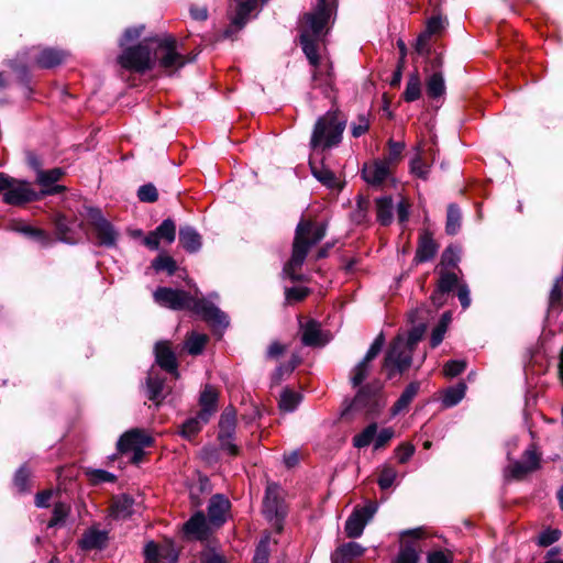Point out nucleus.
Instances as JSON below:
<instances>
[{
    "label": "nucleus",
    "mask_w": 563,
    "mask_h": 563,
    "mask_svg": "<svg viewBox=\"0 0 563 563\" xmlns=\"http://www.w3.org/2000/svg\"><path fill=\"white\" fill-rule=\"evenodd\" d=\"M336 12V0H317L316 7L305 13L298 24L300 43L307 58H314L319 43L329 31Z\"/></svg>",
    "instance_id": "1"
},
{
    "label": "nucleus",
    "mask_w": 563,
    "mask_h": 563,
    "mask_svg": "<svg viewBox=\"0 0 563 563\" xmlns=\"http://www.w3.org/2000/svg\"><path fill=\"white\" fill-rule=\"evenodd\" d=\"M153 296L154 300L162 307L173 310H189L216 325H228L227 316L213 303L203 298L194 297L185 290L158 287Z\"/></svg>",
    "instance_id": "2"
},
{
    "label": "nucleus",
    "mask_w": 563,
    "mask_h": 563,
    "mask_svg": "<svg viewBox=\"0 0 563 563\" xmlns=\"http://www.w3.org/2000/svg\"><path fill=\"white\" fill-rule=\"evenodd\" d=\"M327 225L311 220H301L295 232L292 253L284 267V272L291 280H299V271L309 250L318 244L325 235Z\"/></svg>",
    "instance_id": "3"
},
{
    "label": "nucleus",
    "mask_w": 563,
    "mask_h": 563,
    "mask_svg": "<svg viewBox=\"0 0 563 563\" xmlns=\"http://www.w3.org/2000/svg\"><path fill=\"white\" fill-rule=\"evenodd\" d=\"M154 66L157 65L165 74L173 75L192 60L188 54H184L181 46L175 36L166 34L153 41Z\"/></svg>",
    "instance_id": "4"
},
{
    "label": "nucleus",
    "mask_w": 563,
    "mask_h": 563,
    "mask_svg": "<svg viewBox=\"0 0 563 563\" xmlns=\"http://www.w3.org/2000/svg\"><path fill=\"white\" fill-rule=\"evenodd\" d=\"M345 121L338 110H330L320 117L313 128L310 144L313 148H330L342 140Z\"/></svg>",
    "instance_id": "5"
},
{
    "label": "nucleus",
    "mask_w": 563,
    "mask_h": 563,
    "mask_svg": "<svg viewBox=\"0 0 563 563\" xmlns=\"http://www.w3.org/2000/svg\"><path fill=\"white\" fill-rule=\"evenodd\" d=\"M0 195L8 205L20 206L41 199V195L34 186L26 180L13 178L0 173Z\"/></svg>",
    "instance_id": "6"
},
{
    "label": "nucleus",
    "mask_w": 563,
    "mask_h": 563,
    "mask_svg": "<svg viewBox=\"0 0 563 563\" xmlns=\"http://www.w3.org/2000/svg\"><path fill=\"white\" fill-rule=\"evenodd\" d=\"M87 219L92 233L93 242L99 246H117L119 232L96 208H87Z\"/></svg>",
    "instance_id": "7"
},
{
    "label": "nucleus",
    "mask_w": 563,
    "mask_h": 563,
    "mask_svg": "<svg viewBox=\"0 0 563 563\" xmlns=\"http://www.w3.org/2000/svg\"><path fill=\"white\" fill-rule=\"evenodd\" d=\"M118 62L123 68L141 74L154 67V57L147 42L124 49Z\"/></svg>",
    "instance_id": "8"
},
{
    "label": "nucleus",
    "mask_w": 563,
    "mask_h": 563,
    "mask_svg": "<svg viewBox=\"0 0 563 563\" xmlns=\"http://www.w3.org/2000/svg\"><path fill=\"white\" fill-rule=\"evenodd\" d=\"M412 352L405 343V338L397 336L393 341L384 361V368L388 372L389 378L395 373H402L410 367Z\"/></svg>",
    "instance_id": "9"
},
{
    "label": "nucleus",
    "mask_w": 563,
    "mask_h": 563,
    "mask_svg": "<svg viewBox=\"0 0 563 563\" xmlns=\"http://www.w3.org/2000/svg\"><path fill=\"white\" fill-rule=\"evenodd\" d=\"M153 443L152 437L141 429L126 431L118 441L120 453H132V462L137 464L144 456V449Z\"/></svg>",
    "instance_id": "10"
},
{
    "label": "nucleus",
    "mask_w": 563,
    "mask_h": 563,
    "mask_svg": "<svg viewBox=\"0 0 563 563\" xmlns=\"http://www.w3.org/2000/svg\"><path fill=\"white\" fill-rule=\"evenodd\" d=\"M309 64L313 67L312 86L320 89L325 96H329L334 85V74L331 60L319 55L316 51L314 58H308Z\"/></svg>",
    "instance_id": "11"
},
{
    "label": "nucleus",
    "mask_w": 563,
    "mask_h": 563,
    "mask_svg": "<svg viewBox=\"0 0 563 563\" xmlns=\"http://www.w3.org/2000/svg\"><path fill=\"white\" fill-rule=\"evenodd\" d=\"M31 164L36 168V184L41 186V191H38L41 199L45 196L60 194L66 190L65 186L57 184L65 175L62 168L56 167L43 170L38 167L36 161L31 162Z\"/></svg>",
    "instance_id": "12"
},
{
    "label": "nucleus",
    "mask_w": 563,
    "mask_h": 563,
    "mask_svg": "<svg viewBox=\"0 0 563 563\" xmlns=\"http://www.w3.org/2000/svg\"><path fill=\"white\" fill-rule=\"evenodd\" d=\"M235 426V411L232 409H225L220 417L218 439L221 449L231 456H236L239 454V448L233 443Z\"/></svg>",
    "instance_id": "13"
},
{
    "label": "nucleus",
    "mask_w": 563,
    "mask_h": 563,
    "mask_svg": "<svg viewBox=\"0 0 563 563\" xmlns=\"http://www.w3.org/2000/svg\"><path fill=\"white\" fill-rule=\"evenodd\" d=\"M377 510V505L368 503L365 506L356 507L345 522V533L349 538H358L362 536L365 526L373 518Z\"/></svg>",
    "instance_id": "14"
},
{
    "label": "nucleus",
    "mask_w": 563,
    "mask_h": 563,
    "mask_svg": "<svg viewBox=\"0 0 563 563\" xmlns=\"http://www.w3.org/2000/svg\"><path fill=\"white\" fill-rule=\"evenodd\" d=\"M393 168L383 159L365 163L362 168L363 179L372 186H380L393 174Z\"/></svg>",
    "instance_id": "15"
},
{
    "label": "nucleus",
    "mask_w": 563,
    "mask_h": 563,
    "mask_svg": "<svg viewBox=\"0 0 563 563\" xmlns=\"http://www.w3.org/2000/svg\"><path fill=\"white\" fill-rule=\"evenodd\" d=\"M540 467V454L534 445H530L522 454L520 461H516L509 466V472L514 478H522Z\"/></svg>",
    "instance_id": "16"
},
{
    "label": "nucleus",
    "mask_w": 563,
    "mask_h": 563,
    "mask_svg": "<svg viewBox=\"0 0 563 563\" xmlns=\"http://www.w3.org/2000/svg\"><path fill=\"white\" fill-rule=\"evenodd\" d=\"M155 360L162 369L175 378L179 377L178 361L169 341H159L155 344Z\"/></svg>",
    "instance_id": "17"
},
{
    "label": "nucleus",
    "mask_w": 563,
    "mask_h": 563,
    "mask_svg": "<svg viewBox=\"0 0 563 563\" xmlns=\"http://www.w3.org/2000/svg\"><path fill=\"white\" fill-rule=\"evenodd\" d=\"M432 147L419 144L416 147V155L410 162V172L416 177L427 179L430 172L429 157L432 156Z\"/></svg>",
    "instance_id": "18"
},
{
    "label": "nucleus",
    "mask_w": 563,
    "mask_h": 563,
    "mask_svg": "<svg viewBox=\"0 0 563 563\" xmlns=\"http://www.w3.org/2000/svg\"><path fill=\"white\" fill-rule=\"evenodd\" d=\"M218 396V390L213 386H205L199 399V405L201 409L198 412L199 418L202 420V422H208L211 416L217 411Z\"/></svg>",
    "instance_id": "19"
},
{
    "label": "nucleus",
    "mask_w": 563,
    "mask_h": 563,
    "mask_svg": "<svg viewBox=\"0 0 563 563\" xmlns=\"http://www.w3.org/2000/svg\"><path fill=\"white\" fill-rule=\"evenodd\" d=\"M184 532L196 540H207L210 534L209 523L202 512L195 514L185 525Z\"/></svg>",
    "instance_id": "20"
},
{
    "label": "nucleus",
    "mask_w": 563,
    "mask_h": 563,
    "mask_svg": "<svg viewBox=\"0 0 563 563\" xmlns=\"http://www.w3.org/2000/svg\"><path fill=\"white\" fill-rule=\"evenodd\" d=\"M108 542V532L99 530L95 527L87 529L80 540L79 548L85 551L101 550L106 548Z\"/></svg>",
    "instance_id": "21"
},
{
    "label": "nucleus",
    "mask_w": 563,
    "mask_h": 563,
    "mask_svg": "<svg viewBox=\"0 0 563 563\" xmlns=\"http://www.w3.org/2000/svg\"><path fill=\"white\" fill-rule=\"evenodd\" d=\"M438 249L439 245L433 240L432 234L427 230L421 232L415 255V262L424 263L432 260L435 256Z\"/></svg>",
    "instance_id": "22"
},
{
    "label": "nucleus",
    "mask_w": 563,
    "mask_h": 563,
    "mask_svg": "<svg viewBox=\"0 0 563 563\" xmlns=\"http://www.w3.org/2000/svg\"><path fill=\"white\" fill-rule=\"evenodd\" d=\"M301 342L307 346H323L328 338L322 333L319 322L309 320L301 325Z\"/></svg>",
    "instance_id": "23"
},
{
    "label": "nucleus",
    "mask_w": 563,
    "mask_h": 563,
    "mask_svg": "<svg viewBox=\"0 0 563 563\" xmlns=\"http://www.w3.org/2000/svg\"><path fill=\"white\" fill-rule=\"evenodd\" d=\"M146 563H159L162 560L176 562L177 554L169 545H158L153 541L146 543L144 548Z\"/></svg>",
    "instance_id": "24"
},
{
    "label": "nucleus",
    "mask_w": 563,
    "mask_h": 563,
    "mask_svg": "<svg viewBox=\"0 0 563 563\" xmlns=\"http://www.w3.org/2000/svg\"><path fill=\"white\" fill-rule=\"evenodd\" d=\"M264 511L268 516L279 517L284 515L283 503L280 498V487L277 484L271 483L266 487Z\"/></svg>",
    "instance_id": "25"
},
{
    "label": "nucleus",
    "mask_w": 563,
    "mask_h": 563,
    "mask_svg": "<svg viewBox=\"0 0 563 563\" xmlns=\"http://www.w3.org/2000/svg\"><path fill=\"white\" fill-rule=\"evenodd\" d=\"M54 223L59 241L75 244L80 240L79 232L71 227L70 220L66 216L57 214Z\"/></svg>",
    "instance_id": "26"
},
{
    "label": "nucleus",
    "mask_w": 563,
    "mask_h": 563,
    "mask_svg": "<svg viewBox=\"0 0 563 563\" xmlns=\"http://www.w3.org/2000/svg\"><path fill=\"white\" fill-rule=\"evenodd\" d=\"M230 501L221 496L216 495L211 498L210 505L208 507V516L210 522L219 527L225 520V514L229 510Z\"/></svg>",
    "instance_id": "27"
},
{
    "label": "nucleus",
    "mask_w": 563,
    "mask_h": 563,
    "mask_svg": "<svg viewBox=\"0 0 563 563\" xmlns=\"http://www.w3.org/2000/svg\"><path fill=\"white\" fill-rule=\"evenodd\" d=\"M364 552L365 548L360 543L347 542L335 550L332 560L333 563H338L339 560H341L342 563H350L353 559L362 556Z\"/></svg>",
    "instance_id": "28"
},
{
    "label": "nucleus",
    "mask_w": 563,
    "mask_h": 563,
    "mask_svg": "<svg viewBox=\"0 0 563 563\" xmlns=\"http://www.w3.org/2000/svg\"><path fill=\"white\" fill-rule=\"evenodd\" d=\"M420 389V384L417 382L410 383L398 400L391 407V416L395 417L399 415L400 412L408 409L410 402L413 400V398L418 395V391Z\"/></svg>",
    "instance_id": "29"
},
{
    "label": "nucleus",
    "mask_w": 563,
    "mask_h": 563,
    "mask_svg": "<svg viewBox=\"0 0 563 563\" xmlns=\"http://www.w3.org/2000/svg\"><path fill=\"white\" fill-rule=\"evenodd\" d=\"M179 243L189 253L198 252L202 244L200 234L191 227L180 228Z\"/></svg>",
    "instance_id": "30"
},
{
    "label": "nucleus",
    "mask_w": 563,
    "mask_h": 563,
    "mask_svg": "<svg viewBox=\"0 0 563 563\" xmlns=\"http://www.w3.org/2000/svg\"><path fill=\"white\" fill-rule=\"evenodd\" d=\"M66 53L54 48H44L36 56V64L42 68H52L62 64Z\"/></svg>",
    "instance_id": "31"
},
{
    "label": "nucleus",
    "mask_w": 563,
    "mask_h": 563,
    "mask_svg": "<svg viewBox=\"0 0 563 563\" xmlns=\"http://www.w3.org/2000/svg\"><path fill=\"white\" fill-rule=\"evenodd\" d=\"M257 1L258 0H239L231 26L235 30H241L246 23L249 14L256 8Z\"/></svg>",
    "instance_id": "32"
},
{
    "label": "nucleus",
    "mask_w": 563,
    "mask_h": 563,
    "mask_svg": "<svg viewBox=\"0 0 563 563\" xmlns=\"http://www.w3.org/2000/svg\"><path fill=\"white\" fill-rule=\"evenodd\" d=\"M422 84L420 75L417 70L411 73L408 77L406 89L402 93V99L406 102H413L421 97Z\"/></svg>",
    "instance_id": "33"
},
{
    "label": "nucleus",
    "mask_w": 563,
    "mask_h": 563,
    "mask_svg": "<svg viewBox=\"0 0 563 563\" xmlns=\"http://www.w3.org/2000/svg\"><path fill=\"white\" fill-rule=\"evenodd\" d=\"M209 336L207 334L190 332L185 340V349L190 355H199L205 350Z\"/></svg>",
    "instance_id": "34"
},
{
    "label": "nucleus",
    "mask_w": 563,
    "mask_h": 563,
    "mask_svg": "<svg viewBox=\"0 0 563 563\" xmlns=\"http://www.w3.org/2000/svg\"><path fill=\"white\" fill-rule=\"evenodd\" d=\"M427 93L430 98L435 99L445 93V82L441 71H434L426 81Z\"/></svg>",
    "instance_id": "35"
},
{
    "label": "nucleus",
    "mask_w": 563,
    "mask_h": 563,
    "mask_svg": "<svg viewBox=\"0 0 563 563\" xmlns=\"http://www.w3.org/2000/svg\"><path fill=\"white\" fill-rule=\"evenodd\" d=\"M466 385L463 382L457 383L455 386L449 387L443 391L442 404L444 407H453L459 404L465 396Z\"/></svg>",
    "instance_id": "36"
},
{
    "label": "nucleus",
    "mask_w": 563,
    "mask_h": 563,
    "mask_svg": "<svg viewBox=\"0 0 563 563\" xmlns=\"http://www.w3.org/2000/svg\"><path fill=\"white\" fill-rule=\"evenodd\" d=\"M376 216L380 224L387 225L393 219V200L390 197H382L376 200Z\"/></svg>",
    "instance_id": "37"
},
{
    "label": "nucleus",
    "mask_w": 563,
    "mask_h": 563,
    "mask_svg": "<svg viewBox=\"0 0 563 563\" xmlns=\"http://www.w3.org/2000/svg\"><path fill=\"white\" fill-rule=\"evenodd\" d=\"M133 501L126 496H121L113 499L111 505V516L114 519H124L130 516L132 511Z\"/></svg>",
    "instance_id": "38"
},
{
    "label": "nucleus",
    "mask_w": 563,
    "mask_h": 563,
    "mask_svg": "<svg viewBox=\"0 0 563 563\" xmlns=\"http://www.w3.org/2000/svg\"><path fill=\"white\" fill-rule=\"evenodd\" d=\"M377 432V423H369L362 432L355 434L352 439L353 445L356 449H363L374 442Z\"/></svg>",
    "instance_id": "39"
},
{
    "label": "nucleus",
    "mask_w": 563,
    "mask_h": 563,
    "mask_svg": "<svg viewBox=\"0 0 563 563\" xmlns=\"http://www.w3.org/2000/svg\"><path fill=\"white\" fill-rule=\"evenodd\" d=\"M419 550L420 548L416 543L402 544L395 563H419Z\"/></svg>",
    "instance_id": "40"
},
{
    "label": "nucleus",
    "mask_w": 563,
    "mask_h": 563,
    "mask_svg": "<svg viewBox=\"0 0 563 563\" xmlns=\"http://www.w3.org/2000/svg\"><path fill=\"white\" fill-rule=\"evenodd\" d=\"M405 151V143L404 142H395L393 140L388 141V153L387 155L382 158L388 165L394 169L398 163L402 158V153Z\"/></svg>",
    "instance_id": "41"
},
{
    "label": "nucleus",
    "mask_w": 563,
    "mask_h": 563,
    "mask_svg": "<svg viewBox=\"0 0 563 563\" xmlns=\"http://www.w3.org/2000/svg\"><path fill=\"white\" fill-rule=\"evenodd\" d=\"M163 379L151 374L147 378V394L150 400L159 404V401L163 399Z\"/></svg>",
    "instance_id": "42"
},
{
    "label": "nucleus",
    "mask_w": 563,
    "mask_h": 563,
    "mask_svg": "<svg viewBox=\"0 0 563 563\" xmlns=\"http://www.w3.org/2000/svg\"><path fill=\"white\" fill-rule=\"evenodd\" d=\"M152 267L156 272L166 271L168 275H174L177 271V264L176 261L167 255V254H159L153 262Z\"/></svg>",
    "instance_id": "43"
},
{
    "label": "nucleus",
    "mask_w": 563,
    "mask_h": 563,
    "mask_svg": "<svg viewBox=\"0 0 563 563\" xmlns=\"http://www.w3.org/2000/svg\"><path fill=\"white\" fill-rule=\"evenodd\" d=\"M70 512V506L65 503H57L54 506L52 518L47 523V528H54L64 523Z\"/></svg>",
    "instance_id": "44"
},
{
    "label": "nucleus",
    "mask_w": 563,
    "mask_h": 563,
    "mask_svg": "<svg viewBox=\"0 0 563 563\" xmlns=\"http://www.w3.org/2000/svg\"><path fill=\"white\" fill-rule=\"evenodd\" d=\"M154 232L157 234L159 240L173 243L176 236V225L173 220L166 219L156 228V230H154Z\"/></svg>",
    "instance_id": "45"
},
{
    "label": "nucleus",
    "mask_w": 563,
    "mask_h": 563,
    "mask_svg": "<svg viewBox=\"0 0 563 563\" xmlns=\"http://www.w3.org/2000/svg\"><path fill=\"white\" fill-rule=\"evenodd\" d=\"M206 422H202L198 413L197 417L190 418L183 423L181 435L188 440H191L200 432L201 427Z\"/></svg>",
    "instance_id": "46"
},
{
    "label": "nucleus",
    "mask_w": 563,
    "mask_h": 563,
    "mask_svg": "<svg viewBox=\"0 0 563 563\" xmlns=\"http://www.w3.org/2000/svg\"><path fill=\"white\" fill-rule=\"evenodd\" d=\"M300 402V395L296 391L286 389L280 395L279 408L284 411H292Z\"/></svg>",
    "instance_id": "47"
},
{
    "label": "nucleus",
    "mask_w": 563,
    "mask_h": 563,
    "mask_svg": "<svg viewBox=\"0 0 563 563\" xmlns=\"http://www.w3.org/2000/svg\"><path fill=\"white\" fill-rule=\"evenodd\" d=\"M18 231L37 241L42 245H48L51 243V238L48 233L42 229L33 228L30 225H23L21 228H18Z\"/></svg>",
    "instance_id": "48"
},
{
    "label": "nucleus",
    "mask_w": 563,
    "mask_h": 563,
    "mask_svg": "<svg viewBox=\"0 0 563 563\" xmlns=\"http://www.w3.org/2000/svg\"><path fill=\"white\" fill-rule=\"evenodd\" d=\"M18 231L37 241L42 245H48L51 243V238L48 233L42 229L33 228L30 225H23L21 228H18Z\"/></svg>",
    "instance_id": "49"
},
{
    "label": "nucleus",
    "mask_w": 563,
    "mask_h": 563,
    "mask_svg": "<svg viewBox=\"0 0 563 563\" xmlns=\"http://www.w3.org/2000/svg\"><path fill=\"white\" fill-rule=\"evenodd\" d=\"M457 284V276L454 273H443L438 283V290L432 296L433 300L438 294L442 295L452 290Z\"/></svg>",
    "instance_id": "50"
},
{
    "label": "nucleus",
    "mask_w": 563,
    "mask_h": 563,
    "mask_svg": "<svg viewBox=\"0 0 563 563\" xmlns=\"http://www.w3.org/2000/svg\"><path fill=\"white\" fill-rule=\"evenodd\" d=\"M369 374V363L361 361L351 373V383L353 387H358Z\"/></svg>",
    "instance_id": "51"
},
{
    "label": "nucleus",
    "mask_w": 563,
    "mask_h": 563,
    "mask_svg": "<svg viewBox=\"0 0 563 563\" xmlns=\"http://www.w3.org/2000/svg\"><path fill=\"white\" fill-rule=\"evenodd\" d=\"M466 369V362L463 360H452L443 365V375L453 378Z\"/></svg>",
    "instance_id": "52"
},
{
    "label": "nucleus",
    "mask_w": 563,
    "mask_h": 563,
    "mask_svg": "<svg viewBox=\"0 0 563 563\" xmlns=\"http://www.w3.org/2000/svg\"><path fill=\"white\" fill-rule=\"evenodd\" d=\"M561 537V530L548 528L539 534L538 544L545 548L559 541Z\"/></svg>",
    "instance_id": "53"
},
{
    "label": "nucleus",
    "mask_w": 563,
    "mask_h": 563,
    "mask_svg": "<svg viewBox=\"0 0 563 563\" xmlns=\"http://www.w3.org/2000/svg\"><path fill=\"white\" fill-rule=\"evenodd\" d=\"M313 176L329 188H333L336 185V178L334 174L327 168H317L311 166Z\"/></svg>",
    "instance_id": "54"
},
{
    "label": "nucleus",
    "mask_w": 563,
    "mask_h": 563,
    "mask_svg": "<svg viewBox=\"0 0 563 563\" xmlns=\"http://www.w3.org/2000/svg\"><path fill=\"white\" fill-rule=\"evenodd\" d=\"M460 220H461L460 210L454 206H450L448 208L446 228H445L446 232L449 234H455L457 232V229L460 227Z\"/></svg>",
    "instance_id": "55"
},
{
    "label": "nucleus",
    "mask_w": 563,
    "mask_h": 563,
    "mask_svg": "<svg viewBox=\"0 0 563 563\" xmlns=\"http://www.w3.org/2000/svg\"><path fill=\"white\" fill-rule=\"evenodd\" d=\"M397 477V471L393 466H384L378 477V485L382 489L393 486Z\"/></svg>",
    "instance_id": "56"
},
{
    "label": "nucleus",
    "mask_w": 563,
    "mask_h": 563,
    "mask_svg": "<svg viewBox=\"0 0 563 563\" xmlns=\"http://www.w3.org/2000/svg\"><path fill=\"white\" fill-rule=\"evenodd\" d=\"M137 198L142 202H155L158 199V192L154 185L146 184L139 188Z\"/></svg>",
    "instance_id": "57"
},
{
    "label": "nucleus",
    "mask_w": 563,
    "mask_h": 563,
    "mask_svg": "<svg viewBox=\"0 0 563 563\" xmlns=\"http://www.w3.org/2000/svg\"><path fill=\"white\" fill-rule=\"evenodd\" d=\"M30 476L31 472L25 465L21 466L16 471L14 475V485L20 492H26L29 489Z\"/></svg>",
    "instance_id": "58"
},
{
    "label": "nucleus",
    "mask_w": 563,
    "mask_h": 563,
    "mask_svg": "<svg viewBox=\"0 0 563 563\" xmlns=\"http://www.w3.org/2000/svg\"><path fill=\"white\" fill-rule=\"evenodd\" d=\"M87 475L89 477V481L95 485L104 482L112 483L117 478L115 475L103 470H89L87 472Z\"/></svg>",
    "instance_id": "59"
},
{
    "label": "nucleus",
    "mask_w": 563,
    "mask_h": 563,
    "mask_svg": "<svg viewBox=\"0 0 563 563\" xmlns=\"http://www.w3.org/2000/svg\"><path fill=\"white\" fill-rule=\"evenodd\" d=\"M441 25H442V22H441V19L440 18H431L429 21H428V24H427V31L424 34L420 35L419 38H418V45H417V49L420 51V46L422 45V43H424L427 41V38L439 32L440 29H441Z\"/></svg>",
    "instance_id": "60"
},
{
    "label": "nucleus",
    "mask_w": 563,
    "mask_h": 563,
    "mask_svg": "<svg viewBox=\"0 0 563 563\" xmlns=\"http://www.w3.org/2000/svg\"><path fill=\"white\" fill-rule=\"evenodd\" d=\"M369 129V120L367 115L361 114L356 121L351 124V132L354 137H360L365 134Z\"/></svg>",
    "instance_id": "61"
},
{
    "label": "nucleus",
    "mask_w": 563,
    "mask_h": 563,
    "mask_svg": "<svg viewBox=\"0 0 563 563\" xmlns=\"http://www.w3.org/2000/svg\"><path fill=\"white\" fill-rule=\"evenodd\" d=\"M395 432L393 428H384L378 433L376 432L374 439V450L384 449L389 441L394 438Z\"/></svg>",
    "instance_id": "62"
},
{
    "label": "nucleus",
    "mask_w": 563,
    "mask_h": 563,
    "mask_svg": "<svg viewBox=\"0 0 563 563\" xmlns=\"http://www.w3.org/2000/svg\"><path fill=\"white\" fill-rule=\"evenodd\" d=\"M269 541L268 539L261 540L258 543L254 558L253 563H268V556H269V549H268Z\"/></svg>",
    "instance_id": "63"
},
{
    "label": "nucleus",
    "mask_w": 563,
    "mask_h": 563,
    "mask_svg": "<svg viewBox=\"0 0 563 563\" xmlns=\"http://www.w3.org/2000/svg\"><path fill=\"white\" fill-rule=\"evenodd\" d=\"M452 554L443 550L432 551L427 556L428 563H452Z\"/></svg>",
    "instance_id": "64"
}]
</instances>
